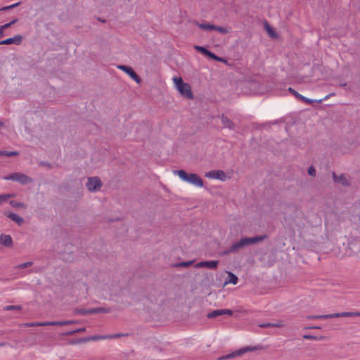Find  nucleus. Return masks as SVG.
Instances as JSON below:
<instances>
[{
    "mask_svg": "<svg viewBox=\"0 0 360 360\" xmlns=\"http://www.w3.org/2000/svg\"><path fill=\"white\" fill-rule=\"evenodd\" d=\"M205 176L210 179H216L221 181H225L226 179V175L223 170H212L206 172Z\"/></svg>",
    "mask_w": 360,
    "mask_h": 360,
    "instance_id": "obj_9",
    "label": "nucleus"
},
{
    "mask_svg": "<svg viewBox=\"0 0 360 360\" xmlns=\"http://www.w3.org/2000/svg\"><path fill=\"white\" fill-rule=\"evenodd\" d=\"M231 253H233V254H236L235 251H231V246L228 248V249H226L224 250L222 252H221V255L222 256H225V255H228L229 254H231Z\"/></svg>",
    "mask_w": 360,
    "mask_h": 360,
    "instance_id": "obj_42",
    "label": "nucleus"
},
{
    "mask_svg": "<svg viewBox=\"0 0 360 360\" xmlns=\"http://www.w3.org/2000/svg\"><path fill=\"white\" fill-rule=\"evenodd\" d=\"M265 30L269 34V35L273 38L277 37V34L276 33L274 28L269 25V23L266 21L264 24Z\"/></svg>",
    "mask_w": 360,
    "mask_h": 360,
    "instance_id": "obj_23",
    "label": "nucleus"
},
{
    "mask_svg": "<svg viewBox=\"0 0 360 360\" xmlns=\"http://www.w3.org/2000/svg\"><path fill=\"white\" fill-rule=\"evenodd\" d=\"M335 95V93H330V94L326 96L323 98L318 100L317 103H322L323 101H326L328 98H329L330 97L333 96Z\"/></svg>",
    "mask_w": 360,
    "mask_h": 360,
    "instance_id": "obj_43",
    "label": "nucleus"
},
{
    "mask_svg": "<svg viewBox=\"0 0 360 360\" xmlns=\"http://www.w3.org/2000/svg\"><path fill=\"white\" fill-rule=\"evenodd\" d=\"M227 274H228V276H227L226 281H225L224 285H226L227 283H231L233 285L237 284L238 281V276L231 271H228Z\"/></svg>",
    "mask_w": 360,
    "mask_h": 360,
    "instance_id": "obj_20",
    "label": "nucleus"
},
{
    "mask_svg": "<svg viewBox=\"0 0 360 360\" xmlns=\"http://www.w3.org/2000/svg\"><path fill=\"white\" fill-rule=\"evenodd\" d=\"M63 323H64V325H70V324L76 323H77V321H75V320H67V321H63Z\"/></svg>",
    "mask_w": 360,
    "mask_h": 360,
    "instance_id": "obj_44",
    "label": "nucleus"
},
{
    "mask_svg": "<svg viewBox=\"0 0 360 360\" xmlns=\"http://www.w3.org/2000/svg\"><path fill=\"white\" fill-rule=\"evenodd\" d=\"M5 180H9L13 181H16L20 183L22 185H26L33 181V179L29 176L20 173V172H14L4 177Z\"/></svg>",
    "mask_w": 360,
    "mask_h": 360,
    "instance_id": "obj_5",
    "label": "nucleus"
},
{
    "mask_svg": "<svg viewBox=\"0 0 360 360\" xmlns=\"http://www.w3.org/2000/svg\"><path fill=\"white\" fill-rule=\"evenodd\" d=\"M19 155L18 151L0 150V156L13 157Z\"/></svg>",
    "mask_w": 360,
    "mask_h": 360,
    "instance_id": "obj_26",
    "label": "nucleus"
},
{
    "mask_svg": "<svg viewBox=\"0 0 360 360\" xmlns=\"http://www.w3.org/2000/svg\"><path fill=\"white\" fill-rule=\"evenodd\" d=\"M4 36V30L0 27V38Z\"/></svg>",
    "mask_w": 360,
    "mask_h": 360,
    "instance_id": "obj_48",
    "label": "nucleus"
},
{
    "mask_svg": "<svg viewBox=\"0 0 360 360\" xmlns=\"http://www.w3.org/2000/svg\"><path fill=\"white\" fill-rule=\"evenodd\" d=\"M9 204L11 206L15 208L25 207V204L23 202H18L16 200H11Z\"/></svg>",
    "mask_w": 360,
    "mask_h": 360,
    "instance_id": "obj_32",
    "label": "nucleus"
},
{
    "mask_svg": "<svg viewBox=\"0 0 360 360\" xmlns=\"http://www.w3.org/2000/svg\"><path fill=\"white\" fill-rule=\"evenodd\" d=\"M63 334L64 335H65V336H71V335H74L75 333L74 330H69V331L65 332Z\"/></svg>",
    "mask_w": 360,
    "mask_h": 360,
    "instance_id": "obj_45",
    "label": "nucleus"
},
{
    "mask_svg": "<svg viewBox=\"0 0 360 360\" xmlns=\"http://www.w3.org/2000/svg\"><path fill=\"white\" fill-rule=\"evenodd\" d=\"M222 315L232 316L233 311L229 309H216L208 313L207 317L208 319H214Z\"/></svg>",
    "mask_w": 360,
    "mask_h": 360,
    "instance_id": "obj_10",
    "label": "nucleus"
},
{
    "mask_svg": "<svg viewBox=\"0 0 360 360\" xmlns=\"http://www.w3.org/2000/svg\"><path fill=\"white\" fill-rule=\"evenodd\" d=\"M308 174L311 176H314L316 175V169L314 166H310L308 169Z\"/></svg>",
    "mask_w": 360,
    "mask_h": 360,
    "instance_id": "obj_41",
    "label": "nucleus"
},
{
    "mask_svg": "<svg viewBox=\"0 0 360 360\" xmlns=\"http://www.w3.org/2000/svg\"><path fill=\"white\" fill-rule=\"evenodd\" d=\"M26 327L46 326L45 322H30L25 323Z\"/></svg>",
    "mask_w": 360,
    "mask_h": 360,
    "instance_id": "obj_29",
    "label": "nucleus"
},
{
    "mask_svg": "<svg viewBox=\"0 0 360 360\" xmlns=\"http://www.w3.org/2000/svg\"><path fill=\"white\" fill-rule=\"evenodd\" d=\"M194 49L198 51V52H200V53H202V55H204L207 57H209V56L211 53V51L208 50L205 46L195 45V46H194Z\"/></svg>",
    "mask_w": 360,
    "mask_h": 360,
    "instance_id": "obj_22",
    "label": "nucleus"
},
{
    "mask_svg": "<svg viewBox=\"0 0 360 360\" xmlns=\"http://www.w3.org/2000/svg\"><path fill=\"white\" fill-rule=\"evenodd\" d=\"M263 349V346L261 345H257L256 346H248L245 347H242L238 350H236L231 353H229L226 355L220 356L217 357V360H227L236 358L237 356H241L248 352H253L257 350H260Z\"/></svg>",
    "mask_w": 360,
    "mask_h": 360,
    "instance_id": "obj_4",
    "label": "nucleus"
},
{
    "mask_svg": "<svg viewBox=\"0 0 360 360\" xmlns=\"http://www.w3.org/2000/svg\"><path fill=\"white\" fill-rule=\"evenodd\" d=\"M198 26L205 31H212L214 30V25L210 23H198Z\"/></svg>",
    "mask_w": 360,
    "mask_h": 360,
    "instance_id": "obj_25",
    "label": "nucleus"
},
{
    "mask_svg": "<svg viewBox=\"0 0 360 360\" xmlns=\"http://www.w3.org/2000/svg\"><path fill=\"white\" fill-rule=\"evenodd\" d=\"M22 37L20 34L15 35L13 37H10L4 40L0 41V45H11L16 44L20 45L22 43Z\"/></svg>",
    "mask_w": 360,
    "mask_h": 360,
    "instance_id": "obj_12",
    "label": "nucleus"
},
{
    "mask_svg": "<svg viewBox=\"0 0 360 360\" xmlns=\"http://www.w3.org/2000/svg\"><path fill=\"white\" fill-rule=\"evenodd\" d=\"M183 181L189 184H193L198 187H202L204 186L203 181L196 174L187 173L184 169H179L174 172Z\"/></svg>",
    "mask_w": 360,
    "mask_h": 360,
    "instance_id": "obj_2",
    "label": "nucleus"
},
{
    "mask_svg": "<svg viewBox=\"0 0 360 360\" xmlns=\"http://www.w3.org/2000/svg\"><path fill=\"white\" fill-rule=\"evenodd\" d=\"M219 261L207 260L198 262L195 264V268H207L210 269H216L218 266Z\"/></svg>",
    "mask_w": 360,
    "mask_h": 360,
    "instance_id": "obj_11",
    "label": "nucleus"
},
{
    "mask_svg": "<svg viewBox=\"0 0 360 360\" xmlns=\"http://www.w3.org/2000/svg\"><path fill=\"white\" fill-rule=\"evenodd\" d=\"M6 217L8 218H9L10 219H11L12 221L17 223L18 225H21L24 221V219L22 217H21L20 216H19L17 214L13 213V212L8 213L6 214Z\"/></svg>",
    "mask_w": 360,
    "mask_h": 360,
    "instance_id": "obj_19",
    "label": "nucleus"
},
{
    "mask_svg": "<svg viewBox=\"0 0 360 360\" xmlns=\"http://www.w3.org/2000/svg\"><path fill=\"white\" fill-rule=\"evenodd\" d=\"M288 91L290 92L292 95H293L297 99L300 101V97L302 96L300 94H299L297 91H295L292 87H289L288 89Z\"/></svg>",
    "mask_w": 360,
    "mask_h": 360,
    "instance_id": "obj_33",
    "label": "nucleus"
},
{
    "mask_svg": "<svg viewBox=\"0 0 360 360\" xmlns=\"http://www.w3.org/2000/svg\"><path fill=\"white\" fill-rule=\"evenodd\" d=\"M22 309L20 305H8L4 307V311H20Z\"/></svg>",
    "mask_w": 360,
    "mask_h": 360,
    "instance_id": "obj_28",
    "label": "nucleus"
},
{
    "mask_svg": "<svg viewBox=\"0 0 360 360\" xmlns=\"http://www.w3.org/2000/svg\"><path fill=\"white\" fill-rule=\"evenodd\" d=\"M110 312V309L105 307H96L91 309H80L77 308L74 310V314L76 315H89L94 314H101V313H108Z\"/></svg>",
    "mask_w": 360,
    "mask_h": 360,
    "instance_id": "obj_6",
    "label": "nucleus"
},
{
    "mask_svg": "<svg viewBox=\"0 0 360 360\" xmlns=\"http://www.w3.org/2000/svg\"><path fill=\"white\" fill-rule=\"evenodd\" d=\"M84 331H86V328H80L74 330L75 333H82V332H84Z\"/></svg>",
    "mask_w": 360,
    "mask_h": 360,
    "instance_id": "obj_46",
    "label": "nucleus"
},
{
    "mask_svg": "<svg viewBox=\"0 0 360 360\" xmlns=\"http://www.w3.org/2000/svg\"><path fill=\"white\" fill-rule=\"evenodd\" d=\"M45 324H46V326H64L63 321L45 322Z\"/></svg>",
    "mask_w": 360,
    "mask_h": 360,
    "instance_id": "obj_40",
    "label": "nucleus"
},
{
    "mask_svg": "<svg viewBox=\"0 0 360 360\" xmlns=\"http://www.w3.org/2000/svg\"><path fill=\"white\" fill-rule=\"evenodd\" d=\"M214 30H216V31H217V32H219V33H221V34H227V33H229V30L226 27H220V26L214 25Z\"/></svg>",
    "mask_w": 360,
    "mask_h": 360,
    "instance_id": "obj_35",
    "label": "nucleus"
},
{
    "mask_svg": "<svg viewBox=\"0 0 360 360\" xmlns=\"http://www.w3.org/2000/svg\"><path fill=\"white\" fill-rule=\"evenodd\" d=\"M321 326H309V327H305L304 329H321Z\"/></svg>",
    "mask_w": 360,
    "mask_h": 360,
    "instance_id": "obj_47",
    "label": "nucleus"
},
{
    "mask_svg": "<svg viewBox=\"0 0 360 360\" xmlns=\"http://www.w3.org/2000/svg\"><path fill=\"white\" fill-rule=\"evenodd\" d=\"M0 244L7 248L11 247L13 245L12 237L6 234L0 235Z\"/></svg>",
    "mask_w": 360,
    "mask_h": 360,
    "instance_id": "obj_16",
    "label": "nucleus"
},
{
    "mask_svg": "<svg viewBox=\"0 0 360 360\" xmlns=\"http://www.w3.org/2000/svg\"><path fill=\"white\" fill-rule=\"evenodd\" d=\"M20 4V1L15 3L13 4H11L10 6H4V7H3V8H1L0 9V11H8V10H10L11 8H15V7L18 6Z\"/></svg>",
    "mask_w": 360,
    "mask_h": 360,
    "instance_id": "obj_38",
    "label": "nucleus"
},
{
    "mask_svg": "<svg viewBox=\"0 0 360 360\" xmlns=\"http://www.w3.org/2000/svg\"><path fill=\"white\" fill-rule=\"evenodd\" d=\"M333 179L334 182L340 183L345 186H348L350 185L347 179L343 174L338 176L335 172H333Z\"/></svg>",
    "mask_w": 360,
    "mask_h": 360,
    "instance_id": "obj_14",
    "label": "nucleus"
},
{
    "mask_svg": "<svg viewBox=\"0 0 360 360\" xmlns=\"http://www.w3.org/2000/svg\"><path fill=\"white\" fill-rule=\"evenodd\" d=\"M258 326L260 328H281V327L283 326V324L282 323L281 321H278L274 323L266 322V323H259L258 325Z\"/></svg>",
    "mask_w": 360,
    "mask_h": 360,
    "instance_id": "obj_18",
    "label": "nucleus"
},
{
    "mask_svg": "<svg viewBox=\"0 0 360 360\" xmlns=\"http://www.w3.org/2000/svg\"><path fill=\"white\" fill-rule=\"evenodd\" d=\"M108 339V335H94L87 338H80L76 340L75 343H85L90 340H105Z\"/></svg>",
    "mask_w": 360,
    "mask_h": 360,
    "instance_id": "obj_15",
    "label": "nucleus"
},
{
    "mask_svg": "<svg viewBox=\"0 0 360 360\" xmlns=\"http://www.w3.org/2000/svg\"><path fill=\"white\" fill-rule=\"evenodd\" d=\"M300 101H302V102H304V103H306L307 104H312L314 102L317 103L318 100H312V99L308 98L302 96V97H300Z\"/></svg>",
    "mask_w": 360,
    "mask_h": 360,
    "instance_id": "obj_39",
    "label": "nucleus"
},
{
    "mask_svg": "<svg viewBox=\"0 0 360 360\" xmlns=\"http://www.w3.org/2000/svg\"><path fill=\"white\" fill-rule=\"evenodd\" d=\"M117 68L124 72L127 74L133 80H134L137 84H140L141 82V79L136 74V72L134 70V69L127 65H120L117 66Z\"/></svg>",
    "mask_w": 360,
    "mask_h": 360,
    "instance_id": "obj_8",
    "label": "nucleus"
},
{
    "mask_svg": "<svg viewBox=\"0 0 360 360\" xmlns=\"http://www.w3.org/2000/svg\"><path fill=\"white\" fill-rule=\"evenodd\" d=\"M208 58H210V59H212V60H214L215 61H218V62H222V63H226V60L224 58L218 56L214 53H213L212 51H211V53H210V54Z\"/></svg>",
    "mask_w": 360,
    "mask_h": 360,
    "instance_id": "obj_27",
    "label": "nucleus"
},
{
    "mask_svg": "<svg viewBox=\"0 0 360 360\" xmlns=\"http://www.w3.org/2000/svg\"><path fill=\"white\" fill-rule=\"evenodd\" d=\"M18 21V19L15 18L13 20H11V22L6 23L0 27L4 30H6V29L9 28L10 27H11V25L15 24Z\"/></svg>",
    "mask_w": 360,
    "mask_h": 360,
    "instance_id": "obj_34",
    "label": "nucleus"
},
{
    "mask_svg": "<svg viewBox=\"0 0 360 360\" xmlns=\"http://www.w3.org/2000/svg\"><path fill=\"white\" fill-rule=\"evenodd\" d=\"M220 120L221 124L224 125L225 128H228L229 129H234L235 124L229 117L225 116L224 114H222L220 116Z\"/></svg>",
    "mask_w": 360,
    "mask_h": 360,
    "instance_id": "obj_17",
    "label": "nucleus"
},
{
    "mask_svg": "<svg viewBox=\"0 0 360 360\" xmlns=\"http://www.w3.org/2000/svg\"><path fill=\"white\" fill-rule=\"evenodd\" d=\"M360 316V312L359 311H345L340 313L331 314V319L339 318V317H356Z\"/></svg>",
    "mask_w": 360,
    "mask_h": 360,
    "instance_id": "obj_13",
    "label": "nucleus"
},
{
    "mask_svg": "<svg viewBox=\"0 0 360 360\" xmlns=\"http://www.w3.org/2000/svg\"><path fill=\"white\" fill-rule=\"evenodd\" d=\"M268 238L266 234L259 235L254 237H243L231 245V250L238 253L241 250L257 243L262 242Z\"/></svg>",
    "mask_w": 360,
    "mask_h": 360,
    "instance_id": "obj_1",
    "label": "nucleus"
},
{
    "mask_svg": "<svg viewBox=\"0 0 360 360\" xmlns=\"http://www.w3.org/2000/svg\"><path fill=\"white\" fill-rule=\"evenodd\" d=\"M339 86H340V87H346V86H347V83H345H345H340V84H339Z\"/></svg>",
    "mask_w": 360,
    "mask_h": 360,
    "instance_id": "obj_49",
    "label": "nucleus"
},
{
    "mask_svg": "<svg viewBox=\"0 0 360 360\" xmlns=\"http://www.w3.org/2000/svg\"><path fill=\"white\" fill-rule=\"evenodd\" d=\"M32 264H33L32 262H24V263L18 264L17 266V268L19 269H25V268L31 266L32 265Z\"/></svg>",
    "mask_w": 360,
    "mask_h": 360,
    "instance_id": "obj_37",
    "label": "nucleus"
},
{
    "mask_svg": "<svg viewBox=\"0 0 360 360\" xmlns=\"http://www.w3.org/2000/svg\"><path fill=\"white\" fill-rule=\"evenodd\" d=\"M4 125V122H2L1 121H0V127H3Z\"/></svg>",
    "mask_w": 360,
    "mask_h": 360,
    "instance_id": "obj_51",
    "label": "nucleus"
},
{
    "mask_svg": "<svg viewBox=\"0 0 360 360\" xmlns=\"http://www.w3.org/2000/svg\"><path fill=\"white\" fill-rule=\"evenodd\" d=\"M307 319H331V314L322 315H311L307 316Z\"/></svg>",
    "mask_w": 360,
    "mask_h": 360,
    "instance_id": "obj_24",
    "label": "nucleus"
},
{
    "mask_svg": "<svg viewBox=\"0 0 360 360\" xmlns=\"http://www.w3.org/2000/svg\"><path fill=\"white\" fill-rule=\"evenodd\" d=\"M195 262V260H190V261H184L181 262H177L172 264V266L176 268H188L191 266L193 263Z\"/></svg>",
    "mask_w": 360,
    "mask_h": 360,
    "instance_id": "obj_21",
    "label": "nucleus"
},
{
    "mask_svg": "<svg viewBox=\"0 0 360 360\" xmlns=\"http://www.w3.org/2000/svg\"><path fill=\"white\" fill-rule=\"evenodd\" d=\"M98 20L102 22H105V20H103V19H101L100 18H98Z\"/></svg>",
    "mask_w": 360,
    "mask_h": 360,
    "instance_id": "obj_50",
    "label": "nucleus"
},
{
    "mask_svg": "<svg viewBox=\"0 0 360 360\" xmlns=\"http://www.w3.org/2000/svg\"><path fill=\"white\" fill-rule=\"evenodd\" d=\"M13 195V194H0V205H2L4 202H6Z\"/></svg>",
    "mask_w": 360,
    "mask_h": 360,
    "instance_id": "obj_31",
    "label": "nucleus"
},
{
    "mask_svg": "<svg viewBox=\"0 0 360 360\" xmlns=\"http://www.w3.org/2000/svg\"><path fill=\"white\" fill-rule=\"evenodd\" d=\"M303 338L306 339V340H323L325 338V337H323V336L318 337V336L312 335H304Z\"/></svg>",
    "mask_w": 360,
    "mask_h": 360,
    "instance_id": "obj_30",
    "label": "nucleus"
},
{
    "mask_svg": "<svg viewBox=\"0 0 360 360\" xmlns=\"http://www.w3.org/2000/svg\"><path fill=\"white\" fill-rule=\"evenodd\" d=\"M86 186L89 191L96 192L101 189L102 182L98 176L89 177Z\"/></svg>",
    "mask_w": 360,
    "mask_h": 360,
    "instance_id": "obj_7",
    "label": "nucleus"
},
{
    "mask_svg": "<svg viewBox=\"0 0 360 360\" xmlns=\"http://www.w3.org/2000/svg\"><path fill=\"white\" fill-rule=\"evenodd\" d=\"M173 81L178 91L181 94V96L188 99L193 98L194 96L188 83L184 82L181 77H174L173 78Z\"/></svg>",
    "mask_w": 360,
    "mask_h": 360,
    "instance_id": "obj_3",
    "label": "nucleus"
},
{
    "mask_svg": "<svg viewBox=\"0 0 360 360\" xmlns=\"http://www.w3.org/2000/svg\"><path fill=\"white\" fill-rule=\"evenodd\" d=\"M128 333H115L112 335H108V339H113V338H117L120 337H126L128 336Z\"/></svg>",
    "mask_w": 360,
    "mask_h": 360,
    "instance_id": "obj_36",
    "label": "nucleus"
}]
</instances>
